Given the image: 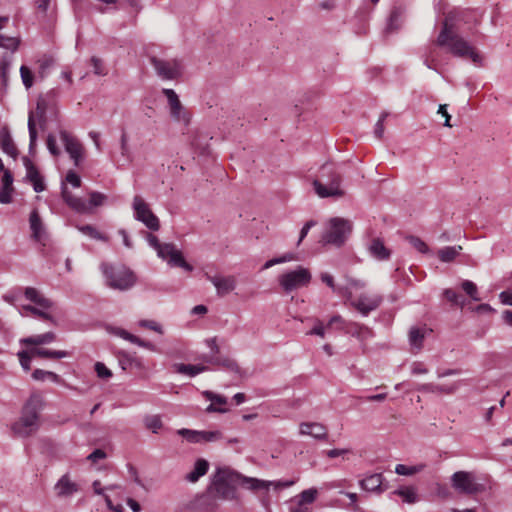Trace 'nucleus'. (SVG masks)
Here are the masks:
<instances>
[{
    "label": "nucleus",
    "mask_w": 512,
    "mask_h": 512,
    "mask_svg": "<svg viewBox=\"0 0 512 512\" xmlns=\"http://www.w3.org/2000/svg\"><path fill=\"white\" fill-rule=\"evenodd\" d=\"M458 12H450L436 39V45L446 48L454 57L470 59L476 65H482V56L462 36L454 30V21L458 20Z\"/></svg>",
    "instance_id": "f257e3e1"
},
{
    "label": "nucleus",
    "mask_w": 512,
    "mask_h": 512,
    "mask_svg": "<svg viewBox=\"0 0 512 512\" xmlns=\"http://www.w3.org/2000/svg\"><path fill=\"white\" fill-rule=\"evenodd\" d=\"M44 406L43 398L32 393L24 403L20 417L11 424V431L20 438L35 434L40 428V412Z\"/></svg>",
    "instance_id": "f03ea898"
},
{
    "label": "nucleus",
    "mask_w": 512,
    "mask_h": 512,
    "mask_svg": "<svg viewBox=\"0 0 512 512\" xmlns=\"http://www.w3.org/2000/svg\"><path fill=\"white\" fill-rule=\"evenodd\" d=\"M100 268L105 277L106 284L114 290L126 291L136 284V275L130 268L124 265L102 263Z\"/></svg>",
    "instance_id": "7ed1b4c3"
},
{
    "label": "nucleus",
    "mask_w": 512,
    "mask_h": 512,
    "mask_svg": "<svg viewBox=\"0 0 512 512\" xmlns=\"http://www.w3.org/2000/svg\"><path fill=\"white\" fill-rule=\"evenodd\" d=\"M341 178L333 167L324 164L320 169V176L313 181L316 194L321 198L341 197L343 191L340 188Z\"/></svg>",
    "instance_id": "20e7f679"
},
{
    "label": "nucleus",
    "mask_w": 512,
    "mask_h": 512,
    "mask_svg": "<svg viewBox=\"0 0 512 512\" xmlns=\"http://www.w3.org/2000/svg\"><path fill=\"white\" fill-rule=\"evenodd\" d=\"M240 473L230 468H217L212 482V492L215 497L232 500L235 498L236 490L234 483H239Z\"/></svg>",
    "instance_id": "39448f33"
},
{
    "label": "nucleus",
    "mask_w": 512,
    "mask_h": 512,
    "mask_svg": "<svg viewBox=\"0 0 512 512\" xmlns=\"http://www.w3.org/2000/svg\"><path fill=\"white\" fill-rule=\"evenodd\" d=\"M351 231L352 224L350 221L340 217L331 218L327 229L322 234L321 243L339 248L345 244Z\"/></svg>",
    "instance_id": "423d86ee"
},
{
    "label": "nucleus",
    "mask_w": 512,
    "mask_h": 512,
    "mask_svg": "<svg viewBox=\"0 0 512 512\" xmlns=\"http://www.w3.org/2000/svg\"><path fill=\"white\" fill-rule=\"evenodd\" d=\"M311 277V273L307 268L298 266L295 270L281 274L278 278V282L286 293H290L296 289L307 286L311 281Z\"/></svg>",
    "instance_id": "0eeeda50"
},
{
    "label": "nucleus",
    "mask_w": 512,
    "mask_h": 512,
    "mask_svg": "<svg viewBox=\"0 0 512 512\" xmlns=\"http://www.w3.org/2000/svg\"><path fill=\"white\" fill-rule=\"evenodd\" d=\"M150 63L162 80H177L183 72L182 64L178 59H162L153 56L150 58Z\"/></svg>",
    "instance_id": "6e6552de"
},
{
    "label": "nucleus",
    "mask_w": 512,
    "mask_h": 512,
    "mask_svg": "<svg viewBox=\"0 0 512 512\" xmlns=\"http://www.w3.org/2000/svg\"><path fill=\"white\" fill-rule=\"evenodd\" d=\"M453 488L462 494L472 495L483 492L485 486L477 483L472 473L466 471L455 472L451 477Z\"/></svg>",
    "instance_id": "1a4fd4ad"
},
{
    "label": "nucleus",
    "mask_w": 512,
    "mask_h": 512,
    "mask_svg": "<svg viewBox=\"0 0 512 512\" xmlns=\"http://www.w3.org/2000/svg\"><path fill=\"white\" fill-rule=\"evenodd\" d=\"M132 208L134 218L142 222L148 229L157 231L160 228L158 217L151 211L149 205L140 196L133 198Z\"/></svg>",
    "instance_id": "9d476101"
},
{
    "label": "nucleus",
    "mask_w": 512,
    "mask_h": 512,
    "mask_svg": "<svg viewBox=\"0 0 512 512\" xmlns=\"http://www.w3.org/2000/svg\"><path fill=\"white\" fill-rule=\"evenodd\" d=\"M382 302V295L367 292H363L349 300L350 305L364 317H367L371 312L377 310Z\"/></svg>",
    "instance_id": "9b49d317"
},
{
    "label": "nucleus",
    "mask_w": 512,
    "mask_h": 512,
    "mask_svg": "<svg viewBox=\"0 0 512 512\" xmlns=\"http://www.w3.org/2000/svg\"><path fill=\"white\" fill-rule=\"evenodd\" d=\"M162 92L167 97L172 119L176 122L187 125L190 121V116L185 107L180 102L176 92L169 88H164Z\"/></svg>",
    "instance_id": "f8f14e48"
},
{
    "label": "nucleus",
    "mask_w": 512,
    "mask_h": 512,
    "mask_svg": "<svg viewBox=\"0 0 512 512\" xmlns=\"http://www.w3.org/2000/svg\"><path fill=\"white\" fill-rule=\"evenodd\" d=\"M60 139L65 147V151L73 160L75 166H78L83 157V147L77 138L65 130L59 132Z\"/></svg>",
    "instance_id": "ddd939ff"
},
{
    "label": "nucleus",
    "mask_w": 512,
    "mask_h": 512,
    "mask_svg": "<svg viewBox=\"0 0 512 512\" xmlns=\"http://www.w3.org/2000/svg\"><path fill=\"white\" fill-rule=\"evenodd\" d=\"M29 226L32 232L31 237L33 240L43 246L46 245L49 236L37 209H33L30 213Z\"/></svg>",
    "instance_id": "4468645a"
},
{
    "label": "nucleus",
    "mask_w": 512,
    "mask_h": 512,
    "mask_svg": "<svg viewBox=\"0 0 512 512\" xmlns=\"http://www.w3.org/2000/svg\"><path fill=\"white\" fill-rule=\"evenodd\" d=\"M206 278L208 281H210L217 292L218 296H225L232 292L236 288V278L232 275L229 276H220L215 275L211 276L206 274Z\"/></svg>",
    "instance_id": "2eb2a0df"
},
{
    "label": "nucleus",
    "mask_w": 512,
    "mask_h": 512,
    "mask_svg": "<svg viewBox=\"0 0 512 512\" xmlns=\"http://www.w3.org/2000/svg\"><path fill=\"white\" fill-rule=\"evenodd\" d=\"M54 491L57 497L66 498L79 491V485L72 481L69 473L64 474L54 485Z\"/></svg>",
    "instance_id": "dca6fc26"
},
{
    "label": "nucleus",
    "mask_w": 512,
    "mask_h": 512,
    "mask_svg": "<svg viewBox=\"0 0 512 512\" xmlns=\"http://www.w3.org/2000/svg\"><path fill=\"white\" fill-rule=\"evenodd\" d=\"M23 164L26 169V179L33 185L35 192L39 193L45 190L44 178L41 176L37 167L27 158H23Z\"/></svg>",
    "instance_id": "f3484780"
},
{
    "label": "nucleus",
    "mask_w": 512,
    "mask_h": 512,
    "mask_svg": "<svg viewBox=\"0 0 512 512\" xmlns=\"http://www.w3.org/2000/svg\"><path fill=\"white\" fill-rule=\"evenodd\" d=\"M61 195L65 203L74 211L78 213L89 212V205L87 202L82 198L74 196L64 184L61 187Z\"/></svg>",
    "instance_id": "a211bd4d"
},
{
    "label": "nucleus",
    "mask_w": 512,
    "mask_h": 512,
    "mask_svg": "<svg viewBox=\"0 0 512 512\" xmlns=\"http://www.w3.org/2000/svg\"><path fill=\"white\" fill-rule=\"evenodd\" d=\"M299 433L301 435H308L318 440L327 438L326 427L317 422H302L299 426Z\"/></svg>",
    "instance_id": "6ab92c4d"
},
{
    "label": "nucleus",
    "mask_w": 512,
    "mask_h": 512,
    "mask_svg": "<svg viewBox=\"0 0 512 512\" xmlns=\"http://www.w3.org/2000/svg\"><path fill=\"white\" fill-rule=\"evenodd\" d=\"M383 480L381 473L371 474L360 481V486L369 492L382 493L386 490V487H383Z\"/></svg>",
    "instance_id": "aec40b11"
},
{
    "label": "nucleus",
    "mask_w": 512,
    "mask_h": 512,
    "mask_svg": "<svg viewBox=\"0 0 512 512\" xmlns=\"http://www.w3.org/2000/svg\"><path fill=\"white\" fill-rule=\"evenodd\" d=\"M369 254L379 261L388 260L391 256V251L384 245L380 238H374L368 245Z\"/></svg>",
    "instance_id": "412c9836"
},
{
    "label": "nucleus",
    "mask_w": 512,
    "mask_h": 512,
    "mask_svg": "<svg viewBox=\"0 0 512 512\" xmlns=\"http://www.w3.org/2000/svg\"><path fill=\"white\" fill-rule=\"evenodd\" d=\"M430 332L431 330L428 329L426 326L411 327L408 334L410 346L413 349H416L417 351L421 350L423 347V341Z\"/></svg>",
    "instance_id": "4be33fe9"
},
{
    "label": "nucleus",
    "mask_w": 512,
    "mask_h": 512,
    "mask_svg": "<svg viewBox=\"0 0 512 512\" xmlns=\"http://www.w3.org/2000/svg\"><path fill=\"white\" fill-rule=\"evenodd\" d=\"M0 147L4 153L13 158L18 155L17 148L8 127H3L0 130Z\"/></svg>",
    "instance_id": "5701e85b"
},
{
    "label": "nucleus",
    "mask_w": 512,
    "mask_h": 512,
    "mask_svg": "<svg viewBox=\"0 0 512 512\" xmlns=\"http://www.w3.org/2000/svg\"><path fill=\"white\" fill-rule=\"evenodd\" d=\"M25 298L33 302L35 305L43 309H50L53 305L52 301L44 297L36 288L26 287L24 290Z\"/></svg>",
    "instance_id": "b1692460"
},
{
    "label": "nucleus",
    "mask_w": 512,
    "mask_h": 512,
    "mask_svg": "<svg viewBox=\"0 0 512 512\" xmlns=\"http://www.w3.org/2000/svg\"><path fill=\"white\" fill-rule=\"evenodd\" d=\"M239 484L244 488L251 491L265 490L268 491L270 489L269 480H262L254 477H248L240 474Z\"/></svg>",
    "instance_id": "393cba45"
},
{
    "label": "nucleus",
    "mask_w": 512,
    "mask_h": 512,
    "mask_svg": "<svg viewBox=\"0 0 512 512\" xmlns=\"http://www.w3.org/2000/svg\"><path fill=\"white\" fill-rule=\"evenodd\" d=\"M346 281V286L339 288L338 292L345 295L348 301L354 298L355 291L362 290L367 285L366 281L352 277H347Z\"/></svg>",
    "instance_id": "a878e982"
},
{
    "label": "nucleus",
    "mask_w": 512,
    "mask_h": 512,
    "mask_svg": "<svg viewBox=\"0 0 512 512\" xmlns=\"http://www.w3.org/2000/svg\"><path fill=\"white\" fill-rule=\"evenodd\" d=\"M417 391L422 393H444V394H452L458 389V384L454 383L450 386L446 385H436L433 383H425L419 385Z\"/></svg>",
    "instance_id": "bb28decb"
},
{
    "label": "nucleus",
    "mask_w": 512,
    "mask_h": 512,
    "mask_svg": "<svg viewBox=\"0 0 512 512\" xmlns=\"http://www.w3.org/2000/svg\"><path fill=\"white\" fill-rule=\"evenodd\" d=\"M394 496L401 497L403 502L408 503V504H413L418 501V495H417L416 489L412 486L400 487V488L392 491L389 494V498L391 500L394 499Z\"/></svg>",
    "instance_id": "cd10ccee"
},
{
    "label": "nucleus",
    "mask_w": 512,
    "mask_h": 512,
    "mask_svg": "<svg viewBox=\"0 0 512 512\" xmlns=\"http://www.w3.org/2000/svg\"><path fill=\"white\" fill-rule=\"evenodd\" d=\"M208 468L209 463L207 460L198 459L194 464L193 470L185 476V479L188 482L195 483L199 480L200 477L204 476L207 473Z\"/></svg>",
    "instance_id": "c85d7f7f"
},
{
    "label": "nucleus",
    "mask_w": 512,
    "mask_h": 512,
    "mask_svg": "<svg viewBox=\"0 0 512 512\" xmlns=\"http://www.w3.org/2000/svg\"><path fill=\"white\" fill-rule=\"evenodd\" d=\"M174 369L177 373L185 374L190 377H194L208 370V368L204 365H192L183 363L174 364Z\"/></svg>",
    "instance_id": "c756f323"
},
{
    "label": "nucleus",
    "mask_w": 512,
    "mask_h": 512,
    "mask_svg": "<svg viewBox=\"0 0 512 512\" xmlns=\"http://www.w3.org/2000/svg\"><path fill=\"white\" fill-rule=\"evenodd\" d=\"M462 251V246H446L438 250L437 255L441 262H452Z\"/></svg>",
    "instance_id": "7c9ffc66"
},
{
    "label": "nucleus",
    "mask_w": 512,
    "mask_h": 512,
    "mask_svg": "<svg viewBox=\"0 0 512 512\" xmlns=\"http://www.w3.org/2000/svg\"><path fill=\"white\" fill-rule=\"evenodd\" d=\"M349 325L351 326L349 330L351 335L360 341H365L373 336L372 330L363 324L351 322Z\"/></svg>",
    "instance_id": "2f4dec72"
},
{
    "label": "nucleus",
    "mask_w": 512,
    "mask_h": 512,
    "mask_svg": "<svg viewBox=\"0 0 512 512\" xmlns=\"http://www.w3.org/2000/svg\"><path fill=\"white\" fill-rule=\"evenodd\" d=\"M403 15L404 11L402 8L394 7L388 19L386 32L396 31L401 26Z\"/></svg>",
    "instance_id": "473e14b6"
},
{
    "label": "nucleus",
    "mask_w": 512,
    "mask_h": 512,
    "mask_svg": "<svg viewBox=\"0 0 512 512\" xmlns=\"http://www.w3.org/2000/svg\"><path fill=\"white\" fill-rule=\"evenodd\" d=\"M55 340V334L53 332H46L43 334L27 337L21 340L22 343L29 345H42L49 344Z\"/></svg>",
    "instance_id": "72a5a7b5"
},
{
    "label": "nucleus",
    "mask_w": 512,
    "mask_h": 512,
    "mask_svg": "<svg viewBox=\"0 0 512 512\" xmlns=\"http://www.w3.org/2000/svg\"><path fill=\"white\" fill-rule=\"evenodd\" d=\"M20 43V37L6 36L0 33V48L10 51V55L18 50Z\"/></svg>",
    "instance_id": "f704fd0d"
},
{
    "label": "nucleus",
    "mask_w": 512,
    "mask_h": 512,
    "mask_svg": "<svg viewBox=\"0 0 512 512\" xmlns=\"http://www.w3.org/2000/svg\"><path fill=\"white\" fill-rule=\"evenodd\" d=\"M31 354L33 356L42 357V358H55V359H61L68 356V353L66 351H53L48 350L44 348H32L30 350Z\"/></svg>",
    "instance_id": "c9c22d12"
},
{
    "label": "nucleus",
    "mask_w": 512,
    "mask_h": 512,
    "mask_svg": "<svg viewBox=\"0 0 512 512\" xmlns=\"http://www.w3.org/2000/svg\"><path fill=\"white\" fill-rule=\"evenodd\" d=\"M166 261L170 266L181 267L186 271H192L193 269V267L185 261L182 253L177 249L174 250Z\"/></svg>",
    "instance_id": "e433bc0d"
},
{
    "label": "nucleus",
    "mask_w": 512,
    "mask_h": 512,
    "mask_svg": "<svg viewBox=\"0 0 512 512\" xmlns=\"http://www.w3.org/2000/svg\"><path fill=\"white\" fill-rule=\"evenodd\" d=\"M28 131H29V152L34 153L37 142V130L35 123L34 112L30 111L28 116Z\"/></svg>",
    "instance_id": "4c0bfd02"
},
{
    "label": "nucleus",
    "mask_w": 512,
    "mask_h": 512,
    "mask_svg": "<svg viewBox=\"0 0 512 512\" xmlns=\"http://www.w3.org/2000/svg\"><path fill=\"white\" fill-rule=\"evenodd\" d=\"M13 56L9 54H3L0 60V77L2 83L6 85L8 80L9 70L12 66Z\"/></svg>",
    "instance_id": "58836bf2"
},
{
    "label": "nucleus",
    "mask_w": 512,
    "mask_h": 512,
    "mask_svg": "<svg viewBox=\"0 0 512 512\" xmlns=\"http://www.w3.org/2000/svg\"><path fill=\"white\" fill-rule=\"evenodd\" d=\"M425 468V464H418L414 466H407L404 464H397L395 467V473L403 476H411L421 472Z\"/></svg>",
    "instance_id": "ea45409f"
},
{
    "label": "nucleus",
    "mask_w": 512,
    "mask_h": 512,
    "mask_svg": "<svg viewBox=\"0 0 512 512\" xmlns=\"http://www.w3.org/2000/svg\"><path fill=\"white\" fill-rule=\"evenodd\" d=\"M144 425L145 427L152 431L153 433H158V431L162 428L163 423L161 417L159 415H147L144 417Z\"/></svg>",
    "instance_id": "a19ab883"
},
{
    "label": "nucleus",
    "mask_w": 512,
    "mask_h": 512,
    "mask_svg": "<svg viewBox=\"0 0 512 512\" xmlns=\"http://www.w3.org/2000/svg\"><path fill=\"white\" fill-rule=\"evenodd\" d=\"M79 231L82 232L83 234L93 238V239H96V240H99V241H103V242H107L108 241V237L102 233H100L95 227H93L92 225H83V226H79L78 227Z\"/></svg>",
    "instance_id": "79ce46f5"
},
{
    "label": "nucleus",
    "mask_w": 512,
    "mask_h": 512,
    "mask_svg": "<svg viewBox=\"0 0 512 512\" xmlns=\"http://www.w3.org/2000/svg\"><path fill=\"white\" fill-rule=\"evenodd\" d=\"M224 439V435L219 430L200 431V443L217 442Z\"/></svg>",
    "instance_id": "37998d69"
},
{
    "label": "nucleus",
    "mask_w": 512,
    "mask_h": 512,
    "mask_svg": "<svg viewBox=\"0 0 512 512\" xmlns=\"http://www.w3.org/2000/svg\"><path fill=\"white\" fill-rule=\"evenodd\" d=\"M32 377L34 380L37 381H44L46 379H49L53 382H58L60 377L54 372L46 371L42 369H35L32 373Z\"/></svg>",
    "instance_id": "c03bdc74"
},
{
    "label": "nucleus",
    "mask_w": 512,
    "mask_h": 512,
    "mask_svg": "<svg viewBox=\"0 0 512 512\" xmlns=\"http://www.w3.org/2000/svg\"><path fill=\"white\" fill-rule=\"evenodd\" d=\"M463 291L473 300L480 301V297L478 296V288L476 284L470 280H464L462 282Z\"/></svg>",
    "instance_id": "a18cd8bd"
},
{
    "label": "nucleus",
    "mask_w": 512,
    "mask_h": 512,
    "mask_svg": "<svg viewBox=\"0 0 512 512\" xmlns=\"http://www.w3.org/2000/svg\"><path fill=\"white\" fill-rule=\"evenodd\" d=\"M177 434L182 436L190 443H200V431L182 428L177 430Z\"/></svg>",
    "instance_id": "49530a36"
},
{
    "label": "nucleus",
    "mask_w": 512,
    "mask_h": 512,
    "mask_svg": "<svg viewBox=\"0 0 512 512\" xmlns=\"http://www.w3.org/2000/svg\"><path fill=\"white\" fill-rule=\"evenodd\" d=\"M106 200H107V196L105 194L96 192V191L91 192L89 202H87V204L89 205V211L93 207H98V206L103 205L106 202Z\"/></svg>",
    "instance_id": "de8ad7c7"
},
{
    "label": "nucleus",
    "mask_w": 512,
    "mask_h": 512,
    "mask_svg": "<svg viewBox=\"0 0 512 512\" xmlns=\"http://www.w3.org/2000/svg\"><path fill=\"white\" fill-rule=\"evenodd\" d=\"M20 76H21V79H22V82H23V85L25 86V88L26 89L31 88L33 85L34 76H33V73L31 72V70L27 66L22 65L20 67Z\"/></svg>",
    "instance_id": "09e8293b"
},
{
    "label": "nucleus",
    "mask_w": 512,
    "mask_h": 512,
    "mask_svg": "<svg viewBox=\"0 0 512 512\" xmlns=\"http://www.w3.org/2000/svg\"><path fill=\"white\" fill-rule=\"evenodd\" d=\"M407 240L409 241V243L416 249L418 250L420 253H423V254H426L429 252V247L427 246V244L422 241L419 237H416V236H409L407 237Z\"/></svg>",
    "instance_id": "8fccbe9b"
},
{
    "label": "nucleus",
    "mask_w": 512,
    "mask_h": 512,
    "mask_svg": "<svg viewBox=\"0 0 512 512\" xmlns=\"http://www.w3.org/2000/svg\"><path fill=\"white\" fill-rule=\"evenodd\" d=\"M19 362L23 370L29 371L31 368V357L33 356L30 351H19L17 354Z\"/></svg>",
    "instance_id": "3c124183"
},
{
    "label": "nucleus",
    "mask_w": 512,
    "mask_h": 512,
    "mask_svg": "<svg viewBox=\"0 0 512 512\" xmlns=\"http://www.w3.org/2000/svg\"><path fill=\"white\" fill-rule=\"evenodd\" d=\"M317 490L315 488H310V489H307V490H304L301 492L300 494V501H299V504H304V503H313L317 497Z\"/></svg>",
    "instance_id": "603ef678"
},
{
    "label": "nucleus",
    "mask_w": 512,
    "mask_h": 512,
    "mask_svg": "<svg viewBox=\"0 0 512 512\" xmlns=\"http://www.w3.org/2000/svg\"><path fill=\"white\" fill-rule=\"evenodd\" d=\"M443 294L448 301L455 305L462 307L465 304V300L452 289H445Z\"/></svg>",
    "instance_id": "864d4df0"
},
{
    "label": "nucleus",
    "mask_w": 512,
    "mask_h": 512,
    "mask_svg": "<svg viewBox=\"0 0 512 512\" xmlns=\"http://www.w3.org/2000/svg\"><path fill=\"white\" fill-rule=\"evenodd\" d=\"M175 249L176 248L173 244L164 243V244H161L160 248H158V250L156 252H157L158 257H160L163 260H167L170 257V255L174 252Z\"/></svg>",
    "instance_id": "5fc2aeb1"
},
{
    "label": "nucleus",
    "mask_w": 512,
    "mask_h": 512,
    "mask_svg": "<svg viewBox=\"0 0 512 512\" xmlns=\"http://www.w3.org/2000/svg\"><path fill=\"white\" fill-rule=\"evenodd\" d=\"M388 112H382L374 127V135L376 138L381 139L384 134V121L388 117Z\"/></svg>",
    "instance_id": "6e6d98bb"
},
{
    "label": "nucleus",
    "mask_w": 512,
    "mask_h": 512,
    "mask_svg": "<svg viewBox=\"0 0 512 512\" xmlns=\"http://www.w3.org/2000/svg\"><path fill=\"white\" fill-rule=\"evenodd\" d=\"M23 309L27 312H30L42 319H45V320H50L51 319V316L45 312L43 308H37L35 306H31V305H25L23 306Z\"/></svg>",
    "instance_id": "4d7b16f0"
},
{
    "label": "nucleus",
    "mask_w": 512,
    "mask_h": 512,
    "mask_svg": "<svg viewBox=\"0 0 512 512\" xmlns=\"http://www.w3.org/2000/svg\"><path fill=\"white\" fill-rule=\"evenodd\" d=\"M134 361L135 359L129 353L124 351L119 352V364L123 370L131 367Z\"/></svg>",
    "instance_id": "13d9d810"
},
{
    "label": "nucleus",
    "mask_w": 512,
    "mask_h": 512,
    "mask_svg": "<svg viewBox=\"0 0 512 512\" xmlns=\"http://www.w3.org/2000/svg\"><path fill=\"white\" fill-rule=\"evenodd\" d=\"M95 371L97 373V376L102 379H108L112 377V372L110 369H108L104 363L102 362H96L95 364Z\"/></svg>",
    "instance_id": "bf43d9fd"
},
{
    "label": "nucleus",
    "mask_w": 512,
    "mask_h": 512,
    "mask_svg": "<svg viewBox=\"0 0 512 512\" xmlns=\"http://www.w3.org/2000/svg\"><path fill=\"white\" fill-rule=\"evenodd\" d=\"M139 325L141 327L153 330V331H155V332H157L159 334H163L164 333L162 326L159 323H157L156 321H153V320H141L139 322Z\"/></svg>",
    "instance_id": "052dcab7"
},
{
    "label": "nucleus",
    "mask_w": 512,
    "mask_h": 512,
    "mask_svg": "<svg viewBox=\"0 0 512 512\" xmlns=\"http://www.w3.org/2000/svg\"><path fill=\"white\" fill-rule=\"evenodd\" d=\"M114 334L119 336L120 338L127 340L133 344L138 342V337L129 333L128 331L122 329V328H116L114 329Z\"/></svg>",
    "instance_id": "680f3d73"
},
{
    "label": "nucleus",
    "mask_w": 512,
    "mask_h": 512,
    "mask_svg": "<svg viewBox=\"0 0 512 512\" xmlns=\"http://www.w3.org/2000/svg\"><path fill=\"white\" fill-rule=\"evenodd\" d=\"M46 144H47V149L49 150V152L53 155V156H58L60 154V150L57 146V143H56V138L54 135L52 134H49L47 136V141H46Z\"/></svg>",
    "instance_id": "e2e57ef3"
},
{
    "label": "nucleus",
    "mask_w": 512,
    "mask_h": 512,
    "mask_svg": "<svg viewBox=\"0 0 512 512\" xmlns=\"http://www.w3.org/2000/svg\"><path fill=\"white\" fill-rule=\"evenodd\" d=\"M270 487H273L274 490H282L285 488H289L295 484L294 480H277V481H269Z\"/></svg>",
    "instance_id": "0e129e2a"
},
{
    "label": "nucleus",
    "mask_w": 512,
    "mask_h": 512,
    "mask_svg": "<svg viewBox=\"0 0 512 512\" xmlns=\"http://www.w3.org/2000/svg\"><path fill=\"white\" fill-rule=\"evenodd\" d=\"M204 396L214 404L225 405L227 403V400L224 396L214 394L210 391H205Z\"/></svg>",
    "instance_id": "69168bd1"
},
{
    "label": "nucleus",
    "mask_w": 512,
    "mask_h": 512,
    "mask_svg": "<svg viewBox=\"0 0 512 512\" xmlns=\"http://www.w3.org/2000/svg\"><path fill=\"white\" fill-rule=\"evenodd\" d=\"M91 63L93 66V71L96 75H101V76L106 75V70L103 66L101 59H99L97 57H92Z\"/></svg>",
    "instance_id": "338daca9"
},
{
    "label": "nucleus",
    "mask_w": 512,
    "mask_h": 512,
    "mask_svg": "<svg viewBox=\"0 0 512 512\" xmlns=\"http://www.w3.org/2000/svg\"><path fill=\"white\" fill-rule=\"evenodd\" d=\"M66 181L76 188L80 187L81 185L80 177L77 173H75L72 170L68 171V173L66 174Z\"/></svg>",
    "instance_id": "774afa93"
}]
</instances>
